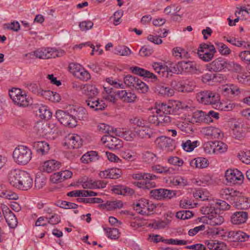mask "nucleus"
<instances>
[{
	"label": "nucleus",
	"instance_id": "obj_1",
	"mask_svg": "<svg viewBox=\"0 0 250 250\" xmlns=\"http://www.w3.org/2000/svg\"><path fill=\"white\" fill-rule=\"evenodd\" d=\"M220 194L222 199L228 201L238 209H247L250 207V200L238 191L226 188L220 190Z\"/></svg>",
	"mask_w": 250,
	"mask_h": 250
},
{
	"label": "nucleus",
	"instance_id": "obj_2",
	"mask_svg": "<svg viewBox=\"0 0 250 250\" xmlns=\"http://www.w3.org/2000/svg\"><path fill=\"white\" fill-rule=\"evenodd\" d=\"M83 94L88 96L85 101L88 106L94 111H102L104 109L106 105L103 100H99L95 97L98 94V91L95 86L90 84H86Z\"/></svg>",
	"mask_w": 250,
	"mask_h": 250
},
{
	"label": "nucleus",
	"instance_id": "obj_3",
	"mask_svg": "<svg viewBox=\"0 0 250 250\" xmlns=\"http://www.w3.org/2000/svg\"><path fill=\"white\" fill-rule=\"evenodd\" d=\"M14 161L18 164L25 165L32 158V152L30 148L24 146H19L13 152Z\"/></svg>",
	"mask_w": 250,
	"mask_h": 250
},
{
	"label": "nucleus",
	"instance_id": "obj_4",
	"mask_svg": "<svg viewBox=\"0 0 250 250\" xmlns=\"http://www.w3.org/2000/svg\"><path fill=\"white\" fill-rule=\"evenodd\" d=\"M196 99L200 104L213 106L215 103L220 100V96L216 92L210 90H204L196 94Z\"/></svg>",
	"mask_w": 250,
	"mask_h": 250
},
{
	"label": "nucleus",
	"instance_id": "obj_5",
	"mask_svg": "<svg viewBox=\"0 0 250 250\" xmlns=\"http://www.w3.org/2000/svg\"><path fill=\"white\" fill-rule=\"evenodd\" d=\"M56 117L63 125L69 127L76 126V120L71 115L70 111L67 112L62 110H58L56 112Z\"/></svg>",
	"mask_w": 250,
	"mask_h": 250
},
{
	"label": "nucleus",
	"instance_id": "obj_6",
	"mask_svg": "<svg viewBox=\"0 0 250 250\" xmlns=\"http://www.w3.org/2000/svg\"><path fill=\"white\" fill-rule=\"evenodd\" d=\"M226 180L230 184L233 185H240L244 180V175L238 169L227 170L225 172Z\"/></svg>",
	"mask_w": 250,
	"mask_h": 250
},
{
	"label": "nucleus",
	"instance_id": "obj_7",
	"mask_svg": "<svg viewBox=\"0 0 250 250\" xmlns=\"http://www.w3.org/2000/svg\"><path fill=\"white\" fill-rule=\"evenodd\" d=\"M2 211L8 226L10 228H15L17 226L18 221L14 213L5 205L2 207Z\"/></svg>",
	"mask_w": 250,
	"mask_h": 250
},
{
	"label": "nucleus",
	"instance_id": "obj_8",
	"mask_svg": "<svg viewBox=\"0 0 250 250\" xmlns=\"http://www.w3.org/2000/svg\"><path fill=\"white\" fill-rule=\"evenodd\" d=\"M23 173L16 188L21 190H27L32 187L33 180L28 172L24 171Z\"/></svg>",
	"mask_w": 250,
	"mask_h": 250
},
{
	"label": "nucleus",
	"instance_id": "obj_9",
	"mask_svg": "<svg viewBox=\"0 0 250 250\" xmlns=\"http://www.w3.org/2000/svg\"><path fill=\"white\" fill-rule=\"evenodd\" d=\"M23 170L19 169H12L9 171L7 174V180L9 184L16 188L21 178V175L23 173Z\"/></svg>",
	"mask_w": 250,
	"mask_h": 250
},
{
	"label": "nucleus",
	"instance_id": "obj_10",
	"mask_svg": "<svg viewBox=\"0 0 250 250\" xmlns=\"http://www.w3.org/2000/svg\"><path fill=\"white\" fill-rule=\"evenodd\" d=\"M160 147L167 151H172L175 148L174 141L169 137L161 136L156 138Z\"/></svg>",
	"mask_w": 250,
	"mask_h": 250
},
{
	"label": "nucleus",
	"instance_id": "obj_11",
	"mask_svg": "<svg viewBox=\"0 0 250 250\" xmlns=\"http://www.w3.org/2000/svg\"><path fill=\"white\" fill-rule=\"evenodd\" d=\"M130 70L133 74L143 77L145 80L147 79H150L152 81H155L157 80L156 76L153 73L138 66L130 67Z\"/></svg>",
	"mask_w": 250,
	"mask_h": 250
},
{
	"label": "nucleus",
	"instance_id": "obj_12",
	"mask_svg": "<svg viewBox=\"0 0 250 250\" xmlns=\"http://www.w3.org/2000/svg\"><path fill=\"white\" fill-rule=\"evenodd\" d=\"M226 234L228 239L233 242H245L250 238L249 235L241 231H229Z\"/></svg>",
	"mask_w": 250,
	"mask_h": 250
},
{
	"label": "nucleus",
	"instance_id": "obj_13",
	"mask_svg": "<svg viewBox=\"0 0 250 250\" xmlns=\"http://www.w3.org/2000/svg\"><path fill=\"white\" fill-rule=\"evenodd\" d=\"M230 65L229 62L221 57L214 60L209 64L210 69L214 72L220 71L225 68H228Z\"/></svg>",
	"mask_w": 250,
	"mask_h": 250
},
{
	"label": "nucleus",
	"instance_id": "obj_14",
	"mask_svg": "<svg viewBox=\"0 0 250 250\" xmlns=\"http://www.w3.org/2000/svg\"><path fill=\"white\" fill-rule=\"evenodd\" d=\"M202 221L211 226H219L224 221L223 217L219 214L215 212L210 215L204 216L202 218Z\"/></svg>",
	"mask_w": 250,
	"mask_h": 250
},
{
	"label": "nucleus",
	"instance_id": "obj_15",
	"mask_svg": "<svg viewBox=\"0 0 250 250\" xmlns=\"http://www.w3.org/2000/svg\"><path fill=\"white\" fill-rule=\"evenodd\" d=\"M71 115L73 118L76 120V124L77 120H86L87 119V113L86 109L83 107L81 106H74L69 109Z\"/></svg>",
	"mask_w": 250,
	"mask_h": 250
},
{
	"label": "nucleus",
	"instance_id": "obj_16",
	"mask_svg": "<svg viewBox=\"0 0 250 250\" xmlns=\"http://www.w3.org/2000/svg\"><path fill=\"white\" fill-rule=\"evenodd\" d=\"M122 174L121 169L117 168L108 169L99 173V176L102 178H109L116 179L119 178Z\"/></svg>",
	"mask_w": 250,
	"mask_h": 250
},
{
	"label": "nucleus",
	"instance_id": "obj_17",
	"mask_svg": "<svg viewBox=\"0 0 250 250\" xmlns=\"http://www.w3.org/2000/svg\"><path fill=\"white\" fill-rule=\"evenodd\" d=\"M177 67L178 69L180 68L181 71L188 73H195L197 71L195 63L190 61L179 62Z\"/></svg>",
	"mask_w": 250,
	"mask_h": 250
},
{
	"label": "nucleus",
	"instance_id": "obj_18",
	"mask_svg": "<svg viewBox=\"0 0 250 250\" xmlns=\"http://www.w3.org/2000/svg\"><path fill=\"white\" fill-rule=\"evenodd\" d=\"M52 50V48L48 47L46 48L38 49L35 51L31 52L28 54H26V56L33 55L36 56V58L41 59H48L51 58V51Z\"/></svg>",
	"mask_w": 250,
	"mask_h": 250
},
{
	"label": "nucleus",
	"instance_id": "obj_19",
	"mask_svg": "<svg viewBox=\"0 0 250 250\" xmlns=\"http://www.w3.org/2000/svg\"><path fill=\"white\" fill-rule=\"evenodd\" d=\"M32 146L37 153L40 155L46 154L50 149L49 144L45 141L35 142Z\"/></svg>",
	"mask_w": 250,
	"mask_h": 250
},
{
	"label": "nucleus",
	"instance_id": "obj_20",
	"mask_svg": "<svg viewBox=\"0 0 250 250\" xmlns=\"http://www.w3.org/2000/svg\"><path fill=\"white\" fill-rule=\"evenodd\" d=\"M155 92L162 96L170 97L174 94V90L165 83H159L155 86Z\"/></svg>",
	"mask_w": 250,
	"mask_h": 250
},
{
	"label": "nucleus",
	"instance_id": "obj_21",
	"mask_svg": "<svg viewBox=\"0 0 250 250\" xmlns=\"http://www.w3.org/2000/svg\"><path fill=\"white\" fill-rule=\"evenodd\" d=\"M248 219V213L244 211L234 212L231 217V222L235 225H240L245 223Z\"/></svg>",
	"mask_w": 250,
	"mask_h": 250
},
{
	"label": "nucleus",
	"instance_id": "obj_22",
	"mask_svg": "<svg viewBox=\"0 0 250 250\" xmlns=\"http://www.w3.org/2000/svg\"><path fill=\"white\" fill-rule=\"evenodd\" d=\"M105 141L106 142V146L110 149H119L123 147L122 141L112 135H109Z\"/></svg>",
	"mask_w": 250,
	"mask_h": 250
},
{
	"label": "nucleus",
	"instance_id": "obj_23",
	"mask_svg": "<svg viewBox=\"0 0 250 250\" xmlns=\"http://www.w3.org/2000/svg\"><path fill=\"white\" fill-rule=\"evenodd\" d=\"M61 165L60 162L54 160H48L43 163L42 169L43 171L50 173L58 169L60 167Z\"/></svg>",
	"mask_w": 250,
	"mask_h": 250
},
{
	"label": "nucleus",
	"instance_id": "obj_24",
	"mask_svg": "<svg viewBox=\"0 0 250 250\" xmlns=\"http://www.w3.org/2000/svg\"><path fill=\"white\" fill-rule=\"evenodd\" d=\"M36 112L38 111L39 116L42 119L48 120L52 117V112L48 107L44 105H38L35 107Z\"/></svg>",
	"mask_w": 250,
	"mask_h": 250
},
{
	"label": "nucleus",
	"instance_id": "obj_25",
	"mask_svg": "<svg viewBox=\"0 0 250 250\" xmlns=\"http://www.w3.org/2000/svg\"><path fill=\"white\" fill-rule=\"evenodd\" d=\"M216 52L215 47H211L210 51H204L201 50V52H198V55L200 59L205 62H208L211 61Z\"/></svg>",
	"mask_w": 250,
	"mask_h": 250
},
{
	"label": "nucleus",
	"instance_id": "obj_26",
	"mask_svg": "<svg viewBox=\"0 0 250 250\" xmlns=\"http://www.w3.org/2000/svg\"><path fill=\"white\" fill-rule=\"evenodd\" d=\"M147 205H148V200L145 199H141L136 204H133V208L139 214L146 215L148 213L146 210Z\"/></svg>",
	"mask_w": 250,
	"mask_h": 250
},
{
	"label": "nucleus",
	"instance_id": "obj_27",
	"mask_svg": "<svg viewBox=\"0 0 250 250\" xmlns=\"http://www.w3.org/2000/svg\"><path fill=\"white\" fill-rule=\"evenodd\" d=\"M14 103L20 106L26 107L32 104V100L25 93L19 95Z\"/></svg>",
	"mask_w": 250,
	"mask_h": 250
},
{
	"label": "nucleus",
	"instance_id": "obj_28",
	"mask_svg": "<svg viewBox=\"0 0 250 250\" xmlns=\"http://www.w3.org/2000/svg\"><path fill=\"white\" fill-rule=\"evenodd\" d=\"M106 184L107 182L104 181L98 180L93 181L92 180H89L84 183L83 187L84 188H103L106 187Z\"/></svg>",
	"mask_w": 250,
	"mask_h": 250
},
{
	"label": "nucleus",
	"instance_id": "obj_29",
	"mask_svg": "<svg viewBox=\"0 0 250 250\" xmlns=\"http://www.w3.org/2000/svg\"><path fill=\"white\" fill-rule=\"evenodd\" d=\"M69 145L73 148H78L82 145V141L78 135H69L67 138Z\"/></svg>",
	"mask_w": 250,
	"mask_h": 250
},
{
	"label": "nucleus",
	"instance_id": "obj_30",
	"mask_svg": "<svg viewBox=\"0 0 250 250\" xmlns=\"http://www.w3.org/2000/svg\"><path fill=\"white\" fill-rule=\"evenodd\" d=\"M208 160L205 158L198 157L191 160L190 165L195 168H203L207 167L208 165Z\"/></svg>",
	"mask_w": 250,
	"mask_h": 250
},
{
	"label": "nucleus",
	"instance_id": "obj_31",
	"mask_svg": "<svg viewBox=\"0 0 250 250\" xmlns=\"http://www.w3.org/2000/svg\"><path fill=\"white\" fill-rule=\"evenodd\" d=\"M136 133L138 137L142 139L156 137L155 133L153 132L150 128L146 126L138 130Z\"/></svg>",
	"mask_w": 250,
	"mask_h": 250
},
{
	"label": "nucleus",
	"instance_id": "obj_32",
	"mask_svg": "<svg viewBox=\"0 0 250 250\" xmlns=\"http://www.w3.org/2000/svg\"><path fill=\"white\" fill-rule=\"evenodd\" d=\"M205 244L209 250H222L225 246L223 242L211 239L206 240Z\"/></svg>",
	"mask_w": 250,
	"mask_h": 250
},
{
	"label": "nucleus",
	"instance_id": "obj_33",
	"mask_svg": "<svg viewBox=\"0 0 250 250\" xmlns=\"http://www.w3.org/2000/svg\"><path fill=\"white\" fill-rule=\"evenodd\" d=\"M201 132L206 136H211L213 138H216L220 136V130L212 126L202 128Z\"/></svg>",
	"mask_w": 250,
	"mask_h": 250
},
{
	"label": "nucleus",
	"instance_id": "obj_34",
	"mask_svg": "<svg viewBox=\"0 0 250 250\" xmlns=\"http://www.w3.org/2000/svg\"><path fill=\"white\" fill-rule=\"evenodd\" d=\"M172 89L178 92H190L193 90L192 88L188 87V85H183L180 82L172 81L171 83Z\"/></svg>",
	"mask_w": 250,
	"mask_h": 250
},
{
	"label": "nucleus",
	"instance_id": "obj_35",
	"mask_svg": "<svg viewBox=\"0 0 250 250\" xmlns=\"http://www.w3.org/2000/svg\"><path fill=\"white\" fill-rule=\"evenodd\" d=\"M213 108L221 111H230L232 110L235 105L232 103H221L220 100L217 101L213 105Z\"/></svg>",
	"mask_w": 250,
	"mask_h": 250
},
{
	"label": "nucleus",
	"instance_id": "obj_36",
	"mask_svg": "<svg viewBox=\"0 0 250 250\" xmlns=\"http://www.w3.org/2000/svg\"><path fill=\"white\" fill-rule=\"evenodd\" d=\"M99 208H106L108 210H112L117 208H121L123 207V203L120 201H115L112 202L107 201L105 204H102L99 205Z\"/></svg>",
	"mask_w": 250,
	"mask_h": 250
},
{
	"label": "nucleus",
	"instance_id": "obj_37",
	"mask_svg": "<svg viewBox=\"0 0 250 250\" xmlns=\"http://www.w3.org/2000/svg\"><path fill=\"white\" fill-rule=\"evenodd\" d=\"M173 111V108L167 104L162 103L158 105L156 108V114H164L166 115L170 114Z\"/></svg>",
	"mask_w": 250,
	"mask_h": 250
},
{
	"label": "nucleus",
	"instance_id": "obj_38",
	"mask_svg": "<svg viewBox=\"0 0 250 250\" xmlns=\"http://www.w3.org/2000/svg\"><path fill=\"white\" fill-rule=\"evenodd\" d=\"M199 142L197 141L191 142L190 140H187L185 141H182V146L186 151L191 152L197 146V144Z\"/></svg>",
	"mask_w": 250,
	"mask_h": 250
},
{
	"label": "nucleus",
	"instance_id": "obj_39",
	"mask_svg": "<svg viewBox=\"0 0 250 250\" xmlns=\"http://www.w3.org/2000/svg\"><path fill=\"white\" fill-rule=\"evenodd\" d=\"M167 181L173 186L184 187L187 184V180L181 176L169 178Z\"/></svg>",
	"mask_w": 250,
	"mask_h": 250
},
{
	"label": "nucleus",
	"instance_id": "obj_40",
	"mask_svg": "<svg viewBox=\"0 0 250 250\" xmlns=\"http://www.w3.org/2000/svg\"><path fill=\"white\" fill-rule=\"evenodd\" d=\"M114 52L115 54L124 56H128L132 53L131 50L125 45L116 46L114 48Z\"/></svg>",
	"mask_w": 250,
	"mask_h": 250
},
{
	"label": "nucleus",
	"instance_id": "obj_41",
	"mask_svg": "<svg viewBox=\"0 0 250 250\" xmlns=\"http://www.w3.org/2000/svg\"><path fill=\"white\" fill-rule=\"evenodd\" d=\"M139 79L130 75H127L124 78V83L130 88H134Z\"/></svg>",
	"mask_w": 250,
	"mask_h": 250
},
{
	"label": "nucleus",
	"instance_id": "obj_42",
	"mask_svg": "<svg viewBox=\"0 0 250 250\" xmlns=\"http://www.w3.org/2000/svg\"><path fill=\"white\" fill-rule=\"evenodd\" d=\"M107 236L111 239H117L119 237V230L116 228H104Z\"/></svg>",
	"mask_w": 250,
	"mask_h": 250
},
{
	"label": "nucleus",
	"instance_id": "obj_43",
	"mask_svg": "<svg viewBox=\"0 0 250 250\" xmlns=\"http://www.w3.org/2000/svg\"><path fill=\"white\" fill-rule=\"evenodd\" d=\"M215 45L219 52L224 56H227L230 54V49L222 42H216Z\"/></svg>",
	"mask_w": 250,
	"mask_h": 250
},
{
	"label": "nucleus",
	"instance_id": "obj_44",
	"mask_svg": "<svg viewBox=\"0 0 250 250\" xmlns=\"http://www.w3.org/2000/svg\"><path fill=\"white\" fill-rule=\"evenodd\" d=\"M142 159L147 163H152L156 161V156L150 151H145L142 153Z\"/></svg>",
	"mask_w": 250,
	"mask_h": 250
},
{
	"label": "nucleus",
	"instance_id": "obj_45",
	"mask_svg": "<svg viewBox=\"0 0 250 250\" xmlns=\"http://www.w3.org/2000/svg\"><path fill=\"white\" fill-rule=\"evenodd\" d=\"M104 89L107 94L106 96H104L105 99L110 102L115 103V95H116V91H113L112 88H108L105 86H104Z\"/></svg>",
	"mask_w": 250,
	"mask_h": 250
},
{
	"label": "nucleus",
	"instance_id": "obj_46",
	"mask_svg": "<svg viewBox=\"0 0 250 250\" xmlns=\"http://www.w3.org/2000/svg\"><path fill=\"white\" fill-rule=\"evenodd\" d=\"M132 177L133 179L144 181L145 179H150V178H155L156 175L148 173H138L132 174Z\"/></svg>",
	"mask_w": 250,
	"mask_h": 250
},
{
	"label": "nucleus",
	"instance_id": "obj_47",
	"mask_svg": "<svg viewBox=\"0 0 250 250\" xmlns=\"http://www.w3.org/2000/svg\"><path fill=\"white\" fill-rule=\"evenodd\" d=\"M153 171L158 173H170L172 171V169L167 167H163L159 165H154L152 167Z\"/></svg>",
	"mask_w": 250,
	"mask_h": 250
},
{
	"label": "nucleus",
	"instance_id": "obj_48",
	"mask_svg": "<svg viewBox=\"0 0 250 250\" xmlns=\"http://www.w3.org/2000/svg\"><path fill=\"white\" fill-rule=\"evenodd\" d=\"M236 79L240 83L250 85V76L248 75L246 73L242 72L238 74Z\"/></svg>",
	"mask_w": 250,
	"mask_h": 250
},
{
	"label": "nucleus",
	"instance_id": "obj_49",
	"mask_svg": "<svg viewBox=\"0 0 250 250\" xmlns=\"http://www.w3.org/2000/svg\"><path fill=\"white\" fill-rule=\"evenodd\" d=\"M163 200H169L176 196L177 191L166 188H162Z\"/></svg>",
	"mask_w": 250,
	"mask_h": 250
},
{
	"label": "nucleus",
	"instance_id": "obj_50",
	"mask_svg": "<svg viewBox=\"0 0 250 250\" xmlns=\"http://www.w3.org/2000/svg\"><path fill=\"white\" fill-rule=\"evenodd\" d=\"M243 129L237 125H234L232 129V136L235 139H239L243 136Z\"/></svg>",
	"mask_w": 250,
	"mask_h": 250
},
{
	"label": "nucleus",
	"instance_id": "obj_51",
	"mask_svg": "<svg viewBox=\"0 0 250 250\" xmlns=\"http://www.w3.org/2000/svg\"><path fill=\"white\" fill-rule=\"evenodd\" d=\"M222 75L219 74H211V73H207L203 75V81L204 83H207L210 81H219L218 80V78H221Z\"/></svg>",
	"mask_w": 250,
	"mask_h": 250
},
{
	"label": "nucleus",
	"instance_id": "obj_52",
	"mask_svg": "<svg viewBox=\"0 0 250 250\" xmlns=\"http://www.w3.org/2000/svg\"><path fill=\"white\" fill-rule=\"evenodd\" d=\"M139 92L146 93L148 91V86L142 81L139 80L134 87Z\"/></svg>",
	"mask_w": 250,
	"mask_h": 250
},
{
	"label": "nucleus",
	"instance_id": "obj_53",
	"mask_svg": "<svg viewBox=\"0 0 250 250\" xmlns=\"http://www.w3.org/2000/svg\"><path fill=\"white\" fill-rule=\"evenodd\" d=\"M159 125H164V124H168L171 122V118L164 114H157Z\"/></svg>",
	"mask_w": 250,
	"mask_h": 250
},
{
	"label": "nucleus",
	"instance_id": "obj_54",
	"mask_svg": "<svg viewBox=\"0 0 250 250\" xmlns=\"http://www.w3.org/2000/svg\"><path fill=\"white\" fill-rule=\"evenodd\" d=\"M77 200L78 202L84 203H102L104 202L102 199L96 197L90 198H79Z\"/></svg>",
	"mask_w": 250,
	"mask_h": 250
},
{
	"label": "nucleus",
	"instance_id": "obj_55",
	"mask_svg": "<svg viewBox=\"0 0 250 250\" xmlns=\"http://www.w3.org/2000/svg\"><path fill=\"white\" fill-rule=\"evenodd\" d=\"M76 77L83 81H87L90 79V74L87 71L83 68L79 72L76 73Z\"/></svg>",
	"mask_w": 250,
	"mask_h": 250
},
{
	"label": "nucleus",
	"instance_id": "obj_56",
	"mask_svg": "<svg viewBox=\"0 0 250 250\" xmlns=\"http://www.w3.org/2000/svg\"><path fill=\"white\" fill-rule=\"evenodd\" d=\"M20 25L18 21H14L11 23H5L4 25L5 29L18 32L20 29Z\"/></svg>",
	"mask_w": 250,
	"mask_h": 250
},
{
	"label": "nucleus",
	"instance_id": "obj_57",
	"mask_svg": "<svg viewBox=\"0 0 250 250\" xmlns=\"http://www.w3.org/2000/svg\"><path fill=\"white\" fill-rule=\"evenodd\" d=\"M149 194L150 195L155 199L163 200L162 188L151 190Z\"/></svg>",
	"mask_w": 250,
	"mask_h": 250
},
{
	"label": "nucleus",
	"instance_id": "obj_58",
	"mask_svg": "<svg viewBox=\"0 0 250 250\" xmlns=\"http://www.w3.org/2000/svg\"><path fill=\"white\" fill-rule=\"evenodd\" d=\"M129 122L131 124L136 125L139 127H145L146 124V121L140 117H134L129 120Z\"/></svg>",
	"mask_w": 250,
	"mask_h": 250
},
{
	"label": "nucleus",
	"instance_id": "obj_59",
	"mask_svg": "<svg viewBox=\"0 0 250 250\" xmlns=\"http://www.w3.org/2000/svg\"><path fill=\"white\" fill-rule=\"evenodd\" d=\"M205 112L201 110H197L193 113V118L196 123H201L204 122Z\"/></svg>",
	"mask_w": 250,
	"mask_h": 250
},
{
	"label": "nucleus",
	"instance_id": "obj_60",
	"mask_svg": "<svg viewBox=\"0 0 250 250\" xmlns=\"http://www.w3.org/2000/svg\"><path fill=\"white\" fill-rule=\"evenodd\" d=\"M215 206L216 208H219L220 210H228L229 209L230 206L225 201L218 200L215 203Z\"/></svg>",
	"mask_w": 250,
	"mask_h": 250
},
{
	"label": "nucleus",
	"instance_id": "obj_61",
	"mask_svg": "<svg viewBox=\"0 0 250 250\" xmlns=\"http://www.w3.org/2000/svg\"><path fill=\"white\" fill-rule=\"evenodd\" d=\"M126 141H131L135 136V134L130 130L125 131H121V135L120 136Z\"/></svg>",
	"mask_w": 250,
	"mask_h": 250
},
{
	"label": "nucleus",
	"instance_id": "obj_62",
	"mask_svg": "<svg viewBox=\"0 0 250 250\" xmlns=\"http://www.w3.org/2000/svg\"><path fill=\"white\" fill-rule=\"evenodd\" d=\"M68 68L71 73L75 76H76V73L79 72L80 70L83 68L80 64L73 62L69 64Z\"/></svg>",
	"mask_w": 250,
	"mask_h": 250
},
{
	"label": "nucleus",
	"instance_id": "obj_63",
	"mask_svg": "<svg viewBox=\"0 0 250 250\" xmlns=\"http://www.w3.org/2000/svg\"><path fill=\"white\" fill-rule=\"evenodd\" d=\"M94 24L90 21H83L79 23V27L82 31H86L91 29Z\"/></svg>",
	"mask_w": 250,
	"mask_h": 250
},
{
	"label": "nucleus",
	"instance_id": "obj_64",
	"mask_svg": "<svg viewBox=\"0 0 250 250\" xmlns=\"http://www.w3.org/2000/svg\"><path fill=\"white\" fill-rule=\"evenodd\" d=\"M239 57L243 61H244L247 64L250 65V51H242L239 54Z\"/></svg>",
	"mask_w": 250,
	"mask_h": 250
}]
</instances>
